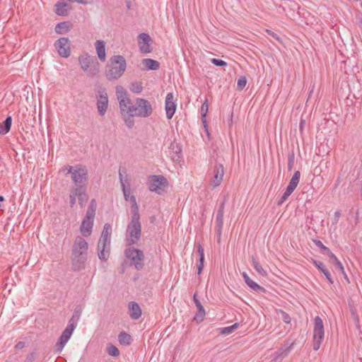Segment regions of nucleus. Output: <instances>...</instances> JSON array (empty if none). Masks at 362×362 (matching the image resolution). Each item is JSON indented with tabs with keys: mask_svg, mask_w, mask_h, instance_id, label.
I'll use <instances>...</instances> for the list:
<instances>
[{
	"mask_svg": "<svg viewBox=\"0 0 362 362\" xmlns=\"http://www.w3.org/2000/svg\"><path fill=\"white\" fill-rule=\"evenodd\" d=\"M115 93L117 101L122 103L123 110L127 111L131 115H135L136 117L147 118L152 115L153 107L148 100L137 98L134 104L129 97L127 90L122 86L115 87Z\"/></svg>",
	"mask_w": 362,
	"mask_h": 362,
	"instance_id": "nucleus-1",
	"label": "nucleus"
},
{
	"mask_svg": "<svg viewBox=\"0 0 362 362\" xmlns=\"http://www.w3.org/2000/svg\"><path fill=\"white\" fill-rule=\"evenodd\" d=\"M88 244L82 236L75 238L72 246V266L74 270L80 271L85 267L87 260Z\"/></svg>",
	"mask_w": 362,
	"mask_h": 362,
	"instance_id": "nucleus-2",
	"label": "nucleus"
},
{
	"mask_svg": "<svg viewBox=\"0 0 362 362\" xmlns=\"http://www.w3.org/2000/svg\"><path fill=\"white\" fill-rule=\"evenodd\" d=\"M65 170H67V174L71 175V180L75 185L74 188H86L88 171L86 166L82 165H67L65 167Z\"/></svg>",
	"mask_w": 362,
	"mask_h": 362,
	"instance_id": "nucleus-3",
	"label": "nucleus"
},
{
	"mask_svg": "<svg viewBox=\"0 0 362 362\" xmlns=\"http://www.w3.org/2000/svg\"><path fill=\"white\" fill-rule=\"evenodd\" d=\"M110 65L106 70L105 76L109 81H115L119 78L124 73L127 68L125 59L121 55H114L110 59Z\"/></svg>",
	"mask_w": 362,
	"mask_h": 362,
	"instance_id": "nucleus-4",
	"label": "nucleus"
},
{
	"mask_svg": "<svg viewBox=\"0 0 362 362\" xmlns=\"http://www.w3.org/2000/svg\"><path fill=\"white\" fill-rule=\"evenodd\" d=\"M111 232V226L109 223H105L98 243V258L104 262L108 259L110 255Z\"/></svg>",
	"mask_w": 362,
	"mask_h": 362,
	"instance_id": "nucleus-5",
	"label": "nucleus"
},
{
	"mask_svg": "<svg viewBox=\"0 0 362 362\" xmlns=\"http://www.w3.org/2000/svg\"><path fill=\"white\" fill-rule=\"evenodd\" d=\"M141 235L140 216H132L127 224L125 233V241L127 245H133L138 243Z\"/></svg>",
	"mask_w": 362,
	"mask_h": 362,
	"instance_id": "nucleus-6",
	"label": "nucleus"
},
{
	"mask_svg": "<svg viewBox=\"0 0 362 362\" xmlns=\"http://www.w3.org/2000/svg\"><path fill=\"white\" fill-rule=\"evenodd\" d=\"M96 208L97 202L95 199H93L80 226V232L83 237H88L92 233Z\"/></svg>",
	"mask_w": 362,
	"mask_h": 362,
	"instance_id": "nucleus-7",
	"label": "nucleus"
},
{
	"mask_svg": "<svg viewBox=\"0 0 362 362\" xmlns=\"http://www.w3.org/2000/svg\"><path fill=\"white\" fill-rule=\"evenodd\" d=\"M77 320L78 318H76L74 315H73L69 320L68 325L62 332L57 342L56 343L55 347L57 353H60L63 350L64 347L70 339L75 328L76 327Z\"/></svg>",
	"mask_w": 362,
	"mask_h": 362,
	"instance_id": "nucleus-8",
	"label": "nucleus"
},
{
	"mask_svg": "<svg viewBox=\"0 0 362 362\" xmlns=\"http://www.w3.org/2000/svg\"><path fill=\"white\" fill-rule=\"evenodd\" d=\"M124 255L131 262L136 269L141 270L144 267V254L142 250L133 247L127 248Z\"/></svg>",
	"mask_w": 362,
	"mask_h": 362,
	"instance_id": "nucleus-9",
	"label": "nucleus"
},
{
	"mask_svg": "<svg viewBox=\"0 0 362 362\" xmlns=\"http://www.w3.org/2000/svg\"><path fill=\"white\" fill-rule=\"evenodd\" d=\"M325 331L322 319L319 316H316L314 320L313 327V349L319 350L322 342L324 339Z\"/></svg>",
	"mask_w": 362,
	"mask_h": 362,
	"instance_id": "nucleus-10",
	"label": "nucleus"
},
{
	"mask_svg": "<svg viewBox=\"0 0 362 362\" xmlns=\"http://www.w3.org/2000/svg\"><path fill=\"white\" fill-rule=\"evenodd\" d=\"M224 175V168L222 164L216 163L213 168L208 173V178L212 189L219 186Z\"/></svg>",
	"mask_w": 362,
	"mask_h": 362,
	"instance_id": "nucleus-11",
	"label": "nucleus"
},
{
	"mask_svg": "<svg viewBox=\"0 0 362 362\" xmlns=\"http://www.w3.org/2000/svg\"><path fill=\"white\" fill-rule=\"evenodd\" d=\"M96 106L100 116H104L108 108V97L105 88H99L96 96Z\"/></svg>",
	"mask_w": 362,
	"mask_h": 362,
	"instance_id": "nucleus-12",
	"label": "nucleus"
},
{
	"mask_svg": "<svg viewBox=\"0 0 362 362\" xmlns=\"http://www.w3.org/2000/svg\"><path fill=\"white\" fill-rule=\"evenodd\" d=\"M168 185V180L163 176L153 175L148 183V189L161 194Z\"/></svg>",
	"mask_w": 362,
	"mask_h": 362,
	"instance_id": "nucleus-13",
	"label": "nucleus"
},
{
	"mask_svg": "<svg viewBox=\"0 0 362 362\" xmlns=\"http://www.w3.org/2000/svg\"><path fill=\"white\" fill-rule=\"evenodd\" d=\"M76 197H78L79 205L83 207L88 200L86 188H74L71 190L69 194V203L71 207H73L75 205Z\"/></svg>",
	"mask_w": 362,
	"mask_h": 362,
	"instance_id": "nucleus-14",
	"label": "nucleus"
},
{
	"mask_svg": "<svg viewBox=\"0 0 362 362\" xmlns=\"http://www.w3.org/2000/svg\"><path fill=\"white\" fill-rule=\"evenodd\" d=\"M54 47L60 57L68 58L70 56V41L68 37H60L54 42Z\"/></svg>",
	"mask_w": 362,
	"mask_h": 362,
	"instance_id": "nucleus-15",
	"label": "nucleus"
},
{
	"mask_svg": "<svg viewBox=\"0 0 362 362\" xmlns=\"http://www.w3.org/2000/svg\"><path fill=\"white\" fill-rule=\"evenodd\" d=\"M177 105L176 99L173 95V93H168L165 97V110L166 117L170 119H171L176 111Z\"/></svg>",
	"mask_w": 362,
	"mask_h": 362,
	"instance_id": "nucleus-16",
	"label": "nucleus"
},
{
	"mask_svg": "<svg viewBox=\"0 0 362 362\" xmlns=\"http://www.w3.org/2000/svg\"><path fill=\"white\" fill-rule=\"evenodd\" d=\"M151 39L148 34L142 33L138 36L139 50L143 54L150 53L152 50L150 42Z\"/></svg>",
	"mask_w": 362,
	"mask_h": 362,
	"instance_id": "nucleus-17",
	"label": "nucleus"
},
{
	"mask_svg": "<svg viewBox=\"0 0 362 362\" xmlns=\"http://www.w3.org/2000/svg\"><path fill=\"white\" fill-rule=\"evenodd\" d=\"M129 316L133 320H138L141 316V309L139 305L134 301L129 303Z\"/></svg>",
	"mask_w": 362,
	"mask_h": 362,
	"instance_id": "nucleus-18",
	"label": "nucleus"
},
{
	"mask_svg": "<svg viewBox=\"0 0 362 362\" xmlns=\"http://www.w3.org/2000/svg\"><path fill=\"white\" fill-rule=\"evenodd\" d=\"M170 156L173 161H178L181 158L182 148L178 144L172 142L170 146Z\"/></svg>",
	"mask_w": 362,
	"mask_h": 362,
	"instance_id": "nucleus-19",
	"label": "nucleus"
},
{
	"mask_svg": "<svg viewBox=\"0 0 362 362\" xmlns=\"http://www.w3.org/2000/svg\"><path fill=\"white\" fill-rule=\"evenodd\" d=\"M78 61H79V64L81 66V69L84 71L88 72V75L94 76L97 73L98 70H96V69L95 70V71H91L90 70H88V68L90 66V61H91L89 56H88V55L81 56L79 57Z\"/></svg>",
	"mask_w": 362,
	"mask_h": 362,
	"instance_id": "nucleus-20",
	"label": "nucleus"
},
{
	"mask_svg": "<svg viewBox=\"0 0 362 362\" xmlns=\"http://www.w3.org/2000/svg\"><path fill=\"white\" fill-rule=\"evenodd\" d=\"M284 4L286 6V8L289 10V13H286V16L289 18H294L296 16V13L300 8L298 4L293 0H286L284 2Z\"/></svg>",
	"mask_w": 362,
	"mask_h": 362,
	"instance_id": "nucleus-21",
	"label": "nucleus"
},
{
	"mask_svg": "<svg viewBox=\"0 0 362 362\" xmlns=\"http://www.w3.org/2000/svg\"><path fill=\"white\" fill-rule=\"evenodd\" d=\"M95 45L98 59L103 62H105L106 59L105 42L101 40H97Z\"/></svg>",
	"mask_w": 362,
	"mask_h": 362,
	"instance_id": "nucleus-22",
	"label": "nucleus"
},
{
	"mask_svg": "<svg viewBox=\"0 0 362 362\" xmlns=\"http://www.w3.org/2000/svg\"><path fill=\"white\" fill-rule=\"evenodd\" d=\"M242 276L248 287L255 291H264V288L260 286L258 284L252 281L245 272L242 273Z\"/></svg>",
	"mask_w": 362,
	"mask_h": 362,
	"instance_id": "nucleus-23",
	"label": "nucleus"
},
{
	"mask_svg": "<svg viewBox=\"0 0 362 362\" xmlns=\"http://www.w3.org/2000/svg\"><path fill=\"white\" fill-rule=\"evenodd\" d=\"M118 103H119V111H120V113L124 119V121L126 124V125L129 127V128H132L133 126H134V120H133V117H136L135 115H131L129 112H127V111H124L123 110V108L121 105L122 103L120 101H118Z\"/></svg>",
	"mask_w": 362,
	"mask_h": 362,
	"instance_id": "nucleus-24",
	"label": "nucleus"
},
{
	"mask_svg": "<svg viewBox=\"0 0 362 362\" xmlns=\"http://www.w3.org/2000/svg\"><path fill=\"white\" fill-rule=\"evenodd\" d=\"M223 214H224L217 212L216 216V231L218 242L221 240V238L222 229L223 226Z\"/></svg>",
	"mask_w": 362,
	"mask_h": 362,
	"instance_id": "nucleus-25",
	"label": "nucleus"
},
{
	"mask_svg": "<svg viewBox=\"0 0 362 362\" xmlns=\"http://www.w3.org/2000/svg\"><path fill=\"white\" fill-rule=\"evenodd\" d=\"M312 262L322 273H323L329 282L332 284L334 283L333 279L332 278L329 272L325 268L324 264L315 259H312Z\"/></svg>",
	"mask_w": 362,
	"mask_h": 362,
	"instance_id": "nucleus-26",
	"label": "nucleus"
},
{
	"mask_svg": "<svg viewBox=\"0 0 362 362\" xmlns=\"http://www.w3.org/2000/svg\"><path fill=\"white\" fill-rule=\"evenodd\" d=\"M329 257L330 262L334 264L336 267L339 269V271L344 274V277L347 279V276L345 273L344 266L342 265L341 262L338 259V258L336 257V255L332 253V252H329V254L328 255Z\"/></svg>",
	"mask_w": 362,
	"mask_h": 362,
	"instance_id": "nucleus-27",
	"label": "nucleus"
},
{
	"mask_svg": "<svg viewBox=\"0 0 362 362\" xmlns=\"http://www.w3.org/2000/svg\"><path fill=\"white\" fill-rule=\"evenodd\" d=\"M142 63L147 70L156 71L160 68V63L152 59H144Z\"/></svg>",
	"mask_w": 362,
	"mask_h": 362,
	"instance_id": "nucleus-28",
	"label": "nucleus"
},
{
	"mask_svg": "<svg viewBox=\"0 0 362 362\" xmlns=\"http://www.w3.org/2000/svg\"><path fill=\"white\" fill-rule=\"evenodd\" d=\"M11 124L12 118L11 116H8L4 123H0V135L7 134L11 129Z\"/></svg>",
	"mask_w": 362,
	"mask_h": 362,
	"instance_id": "nucleus-29",
	"label": "nucleus"
},
{
	"mask_svg": "<svg viewBox=\"0 0 362 362\" xmlns=\"http://www.w3.org/2000/svg\"><path fill=\"white\" fill-rule=\"evenodd\" d=\"M55 13L58 16H64L67 14V4L64 1H58L54 5Z\"/></svg>",
	"mask_w": 362,
	"mask_h": 362,
	"instance_id": "nucleus-30",
	"label": "nucleus"
},
{
	"mask_svg": "<svg viewBox=\"0 0 362 362\" xmlns=\"http://www.w3.org/2000/svg\"><path fill=\"white\" fill-rule=\"evenodd\" d=\"M197 252L199 255V263L197 265V273L199 274L203 269L204 260V247L199 243L197 245Z\"/></svg>",
	"mask_w": 362,
	"mask_h": 362,
	"instance_id": "nucleus-31",
	"label": "nucleus"
},
{
	"mask_svg": "<svg viewBox=\"0 0 362 362\" xmlns=\"http://www.w3.org/2000/svg\"><path fill=\"white\" fill-rule=\"evenodd\" d=\"M69 30V26L67 22L59 23L56 25L54 31L59 35L66 33Z\"/></svg>",
	"mask_w": 362,
	"mask_h": 362,
	"instance_id": "nucleus-32",
	"label": "nucleus"
},
{
	"mask_svg": "<svg viewBox=\"0 0 362 362\" xmlns=\"http://www.w3.org/2000/svg\"><path fill=\"white\" fill-rule=\"evenodd\" d=\"M118 340L120 344L127 346L131 344L132 337L129 334L124 332H121L119 334Z\"/></svg>",
	"mask_w": 362,
	"mask_h": 362,
	"instance_id": "nucleus-33",
	"label": "nucleus"
},
{
	"mask_svg": "<svg viewBox=\"0 0 362 362\" xmlns=\"http://www.w3.org/2000/svg\"><path fill=\"white\" fill-rule=\"evenodd\" d=\"M239 327L238 323H234L231 326L221 327L218 329V333L222 335H228Z\"/></svg>",
	"mask_w": 362,
	"mask_h": 362,
	"instance_id": "nucleus-34",
	"label": "nucleus"
},
{
	"mask_svg": "<svg viewBox=\"0 0 362 362\" xmlns=\"http://www.w3.org/2000/svg\"><path fill=\"white\" fill-rule=\"evenodd\" d=\"M129 90L134 93H141L143 90V86L140 81H132L129 86Z\"/></svg>",
	"mask_w": 362,
	"mask_h": 362,
	"instance_id": "nucleus-35",
	"label": "nucleus"
},
{
	"mask_svg": "<svg viewBox=\"0 0 362 362\" xmlns=\"http://www.w3.org/2000/svg\"><path fill=\"white\" fill-rule=\"evenodd\" d=\"M300 177V171L296 170L293 173L288 186H289L295 189L299 183Z\"/></svg>",
	"mask_w": 362,
	"mask_h": 362,
	"instance_id": "nucleus-36",
	"label": "nucleus"
},
{
	"mask_svg": "<svg viewBox=\"0 0 362 362\" xmlns=\"http://www.w3.org/2000/svg\"><path fill=\"white\" fill-rule=\"evenodd\" d=\"M209 110L208 101L206 100L204 103L202 105L200 112L202 115V121L204 124L205 128H206V116Z\"/></svg>",
	"mask_w": 362,
	"mask_h": 362,
	"instance_id": "nucleus-37",
	"label": "nucleus"
},
{
	"mask_svg": "<svg viewBox=\"0 0 362 362\" xmlns=\"http://www.w3.org/2000/svg\"><path fill=\"white\" fill-rule=\"evenodd\" d=\"M252 264L255 271L261 276H266L267 275V272L263 269L261 264L255 259H252Z\"/></svg>",
	"mask_w": 362,
	"mask_h": 362,
	"instance_id": "nucleus-38",
	"label": "nucleus"
},
{
	"mask_svg": "<svg viewBox=\"0 0 362 362\" xmlns=\"http://www.w3.org/2000/svg\"><path fill=\"white\" fill-rule=\"evenodd\" d=\"M295 189L289 186H287L285 192H284L283 195L279 200L277 204L279 206L281 205L288 198V197L293 192Z\"/></svg>",
	"mask_w": 362,
	"mask_h": 362,
	"instance_id": "nucleus-39",
	"label": "nucleus"
},
{
	"mask_svg": "<svg viewBox=\"0 0 362 362\" xmlns=\"http://www.w3.org/2000/svg\"><path fill=\"white\" fill-rule=\"evenodd\" d=\"M129 201L131 202L132 216H140L139 212V206L136 203V197L134 195L130 197Z\"/></svg>",
	"mask_w": 362,
	"mask_h": 362,
	"instance_id": "nucleus-40",
	"label": "nucleus"
},
{
	"mask_svg": "<svg viewBox=\"0 0 362 362\" xmlns=\"http://www.w3.org/2000/svg\"><path fill=\"white\" fill-rule=\"evenodd\" d=\"M285 345L288 346V347L286 349H280L276 352V356H286L293 349V343H291V344H286Z\"/></svg>",
	"mask_w": 362,
	"mask_h": 362,
	"instance_id": "nucleus-41",
	"label": "nucleus"
},
{
	"mask_svg": "<svg viewBox=\"0 0 362 362\" xmlns=\"http://www.w3.org/2000/svg\"><path fill=\"white\" fill-rule=\"evenodd\" d=\"M198 309V313L194 317V319L197 320L202 321L204 317L205 316V310L202 304L197 305Z\"/></svg>",
	"mask_w": 362,
	"mask_h": 362,
	"instance_id": "nucleus-42",
	"label": "nucleus"
},
{
	"mask_svg": "<svg viewBox=\"0 0 362 362\" xmlns=\"http://www.w3.org/2000/svg\"><path fill=\"white\" fill-rule=\"evenodd\" d=\"M107 351L108 354L112 356H118L119 354V349L113 344H109Z\"/></svg>",
	"mask_w": 362,
	"mask_h": 362,
	"instance_id": "nucleus-43",
	"label": "nucleus"
},
{
	"mask_svg": "<svg viewBox=\"0 0 362 362\" xmlns=\"http://www.w3.org/2000/svg\"><path fill=\"white\" fill-rule=\"evenodd\" d=\"M119 178L121 187L127 186L125 183L127 182V176L125 171L121 170H119Z\"/></svg>",
	"mask_w": 362,
	"mask_h": 362,
	"instance_id": "nucleus-44",
	"label": "nucleus"
},
{
	"mask_svg": "<svg viewBox=\"0 0 362 362\" xmlns=\"http://www.w3.org/2000/svg\"><path fill=\"white\" fill-rule=\"evenodd\" d=\"M122 192H123L124 197L125 200L129 199L130 197L132 196L130 194H131V189H130L129 185H128V186H123L122 187Z\"/></svg>",
	"mask_w": 362,
	"mask_h": 362,
	"instance_id": "nucleus-45",
	"label": "nucleus"
},
{
	"mask_svg": "<svg viewBox=\"0 0 362 362\" xmlns=\"http://www.w3.org/2000/svg\"><path fill=\"white\" fill-rule=\"evenodd\" d=\"M247 79L245 76L239 78L237 82L238 88L240 90L243 89L245 87Z\"/></svg>",
	"mask_w": 362,
	"mask_h": 362,
	"instance_id": "nucleus-46",
	"label": "nucleus"
},
{
	"mask_svg": "<svg viewBox=\"0 0 362 362\" xmlns=\"http://www.w3.org/2000/svg\"><path fill=\"white\" fill-rule=\"evenodd\" d=\"M211 62L217 66H226L227 65L225 61L220 59L213 58L211 59Z\"/></svg>",
	"mask_w": 362,
	"mask_h": 362,
	"instance_id": "nucleus-47",
	"label": "nucleus"
},
{
	"mask_svg": "<svg viewBox=\"0 0 362 362\" xmlns=\"http://www.w3.org/2000/svg\"><path fill=\"white\" fill-rule=\"evenodd\" d=\"M315 244L317 247L320 248L322 250L326 251L327 255L329 254V252H332L327 247H326L320 240H315Z\"/></svg>",
	"mask_w": 362,
	"mask_h": 362,
	"instance_id": "nucleus-48",
	"label": "nucleus"
},
{
	"mask_svg": "<svg viewBox=\"0 0 362 362\" xmlns=\"http://www.w3.org/2000/svg\"><path fill=\"white\" fill-rule=\"evenodd\" d=\"M70 2H76L81 4H91L94 0H69Z\"/></svg>",
	"mask_w": 362,
	"mask_h": 362,
	"instance_id": "nucleus-49",
	"label": "nucleus"
},
{
	"mask_svg": "<svg viewBox=\"0 0 362 362\" xmlns=\"http://www.w3.org/2000/svg\"><path fill=\"white\" fill-rule=\"evenodd\" d=\"M286 5L284 4V6H279L278 9H277V13H279V14H283V13H286Z\"/></svg>",
	"mask_w": 362,
	"mask_h": 362,
	"instance_id": "nucleus-50",
	"label": "nucleus"
},
{
	"mask_svg": "<svg viewBox=\"0 0 362 362\" xmlns=\"http://www.w3.org/2000/svg\"><path fill=\"white\" fill-rule=\"evenodd\" d=\"M225 200L221 202L218 209V213L224 214Z\"/></svg>",
	"mask_w": 362,
	"mask_h": 362,
	"instance_id": "nucleus-51",
	"label": "nucleus"
},
{
	"mask_svg": "<svg viewBox=\"0 0 362 362\" xmlns=\"http://www.w3.org/2000/svg\"><path fill=\"white\" fill-rule=\"evenodd\" d=\"M193 300H194V303L195 304V305H200L202 304L201 302L199 300V299L197 298V293H195L193 296Z\"/></svg>",
	"mask_w": 362,
	"mask_h": 362,
	"instance_id": "nucleus-52",
	"label": "nucleus"
},
{
	"mask_svg": "<svg viewBox=\"0 0 362 362\" xmlns=\"http://www.w3.org/2000/svg\"><path fill=\"white\" fill-rule=\"evenodd\" d=\"M24 346H25V343L24 342L19 341V342H18L16 344L15 347H16V349H23L24 347Z\"/></svg>",
	"mask_w": 362,
	"mask_h": 362,
	"instance_id": "nucleus-53",
	"label": "nucleus"
},
{
	"mask_svg": "<svg viewBox=\"0 0 362 362\" xmlns=\"http://www.w3.org/2000/svg\"><path fill=\"white\" fill-rule=\"evenodd\" d=\"M267 33L270 35L271 36H272L273 37L276 38V39H279V37L278 35L274 33V32L271 31V30H267Z\"/></svg>",
	"mask_w": 362,
	"mask_h": 362,
	"instance_id": "nucleus-54",
	"label": "nucleus"
},
{
	"mask_svg": "<svg viewBox=\"0 0 362 362\" xmlns=\"http://www.w3.org/2000/svg\"><path fill=\"white\" fill-rule=\"evenodd\" d=\"M341 216V213L339 211H337L334 212V218H335V221L337 222L339 217Z\"/></svg>",
	"mask_w": 362,
	"mask_h": 362,
	"instance_id": "nucleus-55",
	"label": "nucleus"
},
{
	"mask_svg": "<svg viewBox=\"0 0 362 362\" xmlns=\"http://www.w3.org/2000/svg\"><path fill=\"white\" fill-rule=\"evenodd\" d=\"M284 314L285 315L284 318V321L286 323H289L290 322V317H289V316L287 314H286L285 313H284Z\"/></svg>",
	"mask_w": 362,
	"mask_h": 362,
	"instance_id": "nucleus-56",
	"label": "nucleus"
},
{
	"mask_svg": "<svg viewBox=\"0 0 362 362\" xmlns=\"http://www.w3.org/2000/svg\"><path fill=\"white\" fill-rule=\"evenodd\" d=\"M314 88H315V84H313L312 86L311 90H310V93H309L308 98L310 97L311 94L313 93V92L314 90Z\"/></svg>",
	"mask_w": 362,
	"mask_h": 362,
	"instance_id": "nucleus-57",
	"label": "nucleus"
},
{
	"mask_svg": "<svg viewBox=\"0 0 362 362\" xmlns=\"http://www.w3.org/2000/svg\"><path fill=\"white\" fill-rule=\"evenodd\" d=\"M302 127H303V122L301 121L300 123V128H302Z\"/></svg>",
	"mask_w": 362,
	"mask_h": 362,
	"instance_id": "nucleus-58",
	"label": "nucleus"
},
{
	"mask_svg": "<svg viewBox=\"0 0 362 362\" xmlns=\"http://www.w3.org/2000/svg\"><path fill=\"white\" fill-rule=\"evenodd\" d=\"M339 184V180L337 182L336 186H337Z\"/></svg>",
	"mask_w": 362,
	"mask_h": 362,
	"instance_id": "nucleus-59",
	"label": "nucleus"
}]
</instances>
